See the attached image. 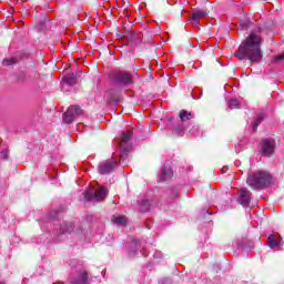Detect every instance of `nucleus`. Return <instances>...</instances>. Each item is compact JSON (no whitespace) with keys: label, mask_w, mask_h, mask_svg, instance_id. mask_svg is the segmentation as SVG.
<instances>
[{"label":"nucleus","mask_w":284,"mask_h":284,"mask_svg":"<svg viewBox=\"0 0 284 284\" xmlns=\"http://www.w3.org/2000/svg\"><path fill=\"white\" fill-rule=\"evenodd\" d=\"M261 43H263V38H261L260 34L251 33L241 42L237 51L235 52L236 59H239V61L247 59L251 63H260L263 59Z\"/></svg>","instance_id":"nucleus-1"},{"label":"nucleus","mask_w":284,"mask_h":284,"mask_svg":"<svg viewBox=\"0 0 284 284\" xmlns=\"http://www.w3.org/2000/svg\"><path fill=\"white\" fill-rule=\"evenodd\" d=\"M246 183L252 190H263L272 183V175L267 171H257L248 175Z\"/></svg>","instance_id":"nucleus-2"},{"label":"nucleus","mask_w":284,"mask_h":284,"mask_svg":"<svg viewBox=\"0 0 284 284\" xmlns=\"http://www.w3.org/2000/svg\"><path fill=\"white\" fill-rule=\"evenodd\" d=\"M85 201H103L108 196V190L105 187H100L98 190L91 189L84 191Z\"/></svg>","instance_id":"nucleus-3"},{"label":"nucleus","mask_w":284,"mask_h":284,"mask_svg":"<svg viewBox=\"0 0 284 284\" xmlns=\"http://www.w3.org/2000/svg\"><path fill=\"white\" fill-rule=\"evenodd\" d=\"M276 150V141L274 139H263L260 143V153L262 156H272Z\"/></svg>","instance_id":"nucleus-4"},{"label":"nucleus","mask_w":284,"mask_h":284,"mask_svg":"<svg viewBox=\"0 0 284 284\" xmlns=\"http://www.w3.org/2000/svg\"><path fill=\"white\" fill-rule=\"evenodd\" d=\"M83 111L80 106H70L68 111L63 114V122L64 123H72L77 116H81Z\"/></svg>","instance_id":"nucleus-5"},{"label":"nucleus","mask_w":284,"mask_h":284,"mask_svg":"<svg viewBox=\"0 0 284 284\" xmlns=\"http://www.w3.org/2000/svg\"><path fill=\"white\" fill-rule=\"evenodd\" d=\"M251 201H252V192H250L245 187L241 189L237 203H240V205H243V207H247Z\"/></svg>","instance_id":"nucleus-6"},{"label":"nucleus","mask_w":284,"mask_h":284,"mask_svg":"<svg viewBox=\"0 0 284 284\" xmlns=\"http://www.w3.org/2000/svg\"><path fill=\"white\" fill-rule=\"evenodd\" d=\"M130 139H132V131L122 132L119 140L120 150L125 154L130 152L129 146H125V143H130Z\"/></svg>","instance_id":"nucleus-7"},{"label":"nucleus","mask_w":284,"mask_h":284,"mask_svg":"<svg viewBox=\"0 0 284 284\" xmlns=\"http://www.w3.org/2000/svg\"><path fill=\"white\" fill-rule=\"evenodd\" d=\"M116 168V161L114 160H106L99 165V172L100 174H110L112 170Z\"/></svg>","instance_id":"nucleus-8"},{"label":"nucleus","mask_w":284,"mask_h":284,"mask_svg":"<svg viewBox=\"0 0 284 284\" xmlns=\"http://www.w3.org/2000/svg\"><path fill=\"white\" fill-rule=\"evenodd\" d=\"M205 17H207V11L201 9L194 10L191 13V22L193 26H199L201 19H205Z\"/></svg>","instance_id":"nucleus-9"},{"label":"nucleus","mask_w":284,"mask_h":284,"mask_svg":"<svg viewBox=\"0 0 284 284\" xmlns=\"http://www.w3.org/2000/svg\"><path fill=\"white\" fill-rule=\"evenodd\" d=\"M115 81L122 85H132V77L125 72H118L115 74Z\"/></svg>","instance_id":"nucleus-10"},{"label":"nucleus","mask_w":284,"mask_h":284,"mask_svg":"<svg viewBox=\"0 0 284 284\" xmlns=\"http://www.w3.org/2000/svg\"><path fill=\"white\" fill-rule=\"evenodd\" d=\"M267 245L268 247H271V250H274V247H278V245H281V235H268Z\"/></svg>","instance_id":"nucleus-11"},{"label":"nucleus","mask_w":284,"mask_h":284,"mask_svg":"<svg viewBox=\"0 0 284 284\" xmlns=\"http://www.w3.org/2000/svg\"><path fill=\"white\" fill-rule=\"evenodd\" d=\"M172 168L170 166H164L162 169V173L160 175L161 181H170L172 179Z\"/></svg>","instance_id":"nucleus-12"},{"label":"nucleus","mask_w":284,"mask_h":284,"mask_svg":"<svg viewBox=\"0 0 284 284\" xmlns=\"http://www.w3.org/2000/svg\"><path fill=\"white\" fill-rule=\"evenodd\" d=\"M72 284H88V273L81 272L78 277L73 278Z\"/></svg>","instance_id":"nucleus-13"},{"label":"nucleus","mask_w":284,"mask_h":284,"mask_svg":"<svg viewBox=\"0 0 284 284\" xmlns=\"http://www.w3.org/2000/svg\"><path fill=\"white\" fill-rule=\"evenodd\" d=\"M72 230H74L72 223H63L60 226L59 234H72Z\"/></svg>","instance_id":"nucleus-14"},{"label":"nucleus","mask_w":284,"mask_h":284,"mask_svg":"<svg viewBox=\"0 0 284 284\" xmlns=\"http://www.w3.org/2000/svg\"><path fill=\"white\" fill-rule=\"evenodd\" d=\"M263 119H265V114L261 113L260 115H257V119H255L252 123V130L253 132H256V130H258V125H261V123H263Z\"/></svg>","instance_id":"nucleus-15"},{"label":"nucleus","mask_w":284,"mask_h":284,"mask_svg":"<svg viewBox=\"0 0 284 284\" xmlns=\"http://www.w3.org/2000/svg\"><path fill=\"white\" fill-rule=\"evenodd\" d=\"M141 212H148L150 210L151 202L150 200H142L139 202Z\"/></svg>","instance_id":"nucleus-16"},{"label":"nucleus","mask_w":284,"mask_h":284,"mask_svg":"<svg viewBox=\"0 0 284 284\" xmlns=\"http://www.w3.org/2000/svg\"><path fill=\"white\" fill-rule=\"evenodd\" d=\"M63 83H65L67 85H74V83H77V79L74 78V75H65L62 79Z\"/></svg>","instance_id":"nucleus-17"},{"label":"nucleus","mask_w":284,"mask_h":284,"mask_svg":"<svg viewBox=\"0 0 284 284\" xmlns=\"http://www.w3.org/2000/svg\"><path fill=\"white\" fill-rule=\"evenodd\" d=\"M229 108H231V110H239V108H241V102H239L236 99H232L229 102Z\"/></svg>","instance_id":"nucleus-18"},{"label":"nucleus","mask_w":284,"mask_h":284,"mask_svg":"<svg viewBox=\"0 0 284 284\" xmlns=\"http://www.w3.org/2000/svg\"><path fill=\"white\" fill-rule=\"evenodd\" d=\"M180 119L181 121H190V119H192V113L187 111H181Z\"/></svg>","instance_id":"nucleus-19"},{"label":"nucleus","mask_w":284,"mask_h":284,"mask_svg":"<svg viewBox=\"0 0 284 284\" xmlns=\"http://www.w3.org/2000/svg\"><path fill=\"white\" fill-rule=\"evenodd\" d=\"M112 223L115 225H124L125 224V217L123 216H113L112 217Z\"/></svg>","instance_id":"nucleus-20"},{"label":"nucleus","mask_w":284,"mask_h":284,"mask_svg":"<svg viewBox=\"0 0 284 284\" xmlns=\"http://www.w3.org/2000/svg\"><path fill=\"white\" fill-rule=\"evenodd\" d=\"M14 63H17V58H6L2 61V65H14Z\"/></svg>","instance_id":"nucleus-21"},{"label":"nucleus","mask_w":284,"mask_h":284,"mask_svg":"<svg viewBox=\"0 0 284 284\" xmlns=\"http://www.w3.org/2000/svg\"><path fill=\"white\" fill-rule=\"evenodd\" d=\"M73 234H75V236H80V239H81L82 236L85 235V231H83V230H81V229H75V230L73 231Z\"/></svg>","instance_id":"nucleus-22"},{"label":"nucleus","mask_w":284,"mask_h":284,"mask_svg":"<svg viewBox=\"0 0 284 284\" xmlns=\"http://www.w3.org/2000/svg\"><path fill=\"white\" fill-rule=\"evenodd\" d=\"M8 154H9V151L8 149H4L3 151L0 152V159H8Z\"/></svg>","instance_id":"nucleus-23"},{"label":"nucleus","mask_w":284,"mask_h":284,"mask_svg":"<svg viewBox=\"0 0 284 284\" xmlns=\"http://www.w3.org/2000/svg\"><path fill=\"white\" fill-rule=\"evenodd\" d=\"M250 26H252V23L248 22V21H243V22L240 23V27L243 28V29L250 28Z\"/></svg>","instance_id":"nucleus-24"},{"label":"nucleus","mask_w":284,"mask_h":284,"mask_svg":"<svg viewBox=\"0 0 284 284\" xmlns=\"http://www.w3.org/2000/svg\"><path fill=\"white\" fill-rule=\"evenodd\" d=\"M284 60V53L283 54H280V55H276L274 61L275 63H278L280 61H283Z\"/></svg>","instance_id":"nucleus-25"},{"label":"nucleus","mask_w":284,"mask_h":284,"mask_svg":"<svg viewBox=\"0 0 284 284\" xmlns=\"http://www.w3.org/2000/svg\"><path fill=\"white\" fill-rule=\"evenodd\" d=\"M196 132H199L197 126H193L191 130V134H193L194 136H199V134Z\"/></svg>","instance_id":"nucleus-26"},{"label":"nucleus","mask_w":284,"mask_h":284,"mask_svg":"<svg viewBox=\"0 0 284 284\" xmlns=\"http://www.w3.org/2000/svg\"><path fill=\"white\" fill-rule=\"evenodd\" d=\"M175 134H179L181 136L183 134V128H178L174 130Z\"/></svg>","instance_id":"nucleus-27"},{"label":"nucleus","mask_w":284,"mask_h":284,"mask_svg":"<svg viewBox=\"0 0 284 284\" xmlns=\"http://www.w3.org/2000/svg\"><path fill=\"white\" fill-rule=\"evenodd\" d=\"M0 284H6L4 282H0Z\"/></svg>","instance_id":"nucleus-28"}]
</instances>
